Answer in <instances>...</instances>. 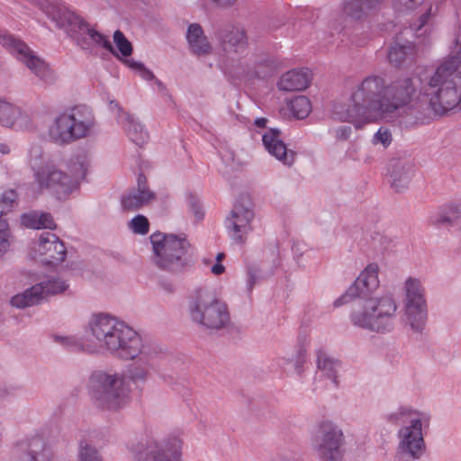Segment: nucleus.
<instances>
[{"instance_id": "obj_1", "label": "nucleus", "mask_w": 461, "mask_h": 461, "mask_svg": "<svg viewBox=\"0 0 461 461\" xmlns=\"http://www.w3.org/2000/svg\"><path fill=\"white\" fill-rule=\"evenodd\" d=\"M416 90L414 77L387 81L380 75H368L351 85L347 105L337 106L334 116L356 129L387 121L411 104Z\"/></svg>"}, {"instance_id": "obj_2", "label": "nucleus", "mask_w": 461, "mask_h": 461, "mask_svg": "<svg viewBox=\"0 0 461 461\" xmlns=\"http://www.w3.org/2000/svg\"><path fill=\"white\" fill-rule=\"evenodd\" d=\"M420 95L435 114L461 109V30L455 34L449 53L424 77H419Z\"/></svg>"}, {"instance_id": "obj_3", "label": "nucleus", "mask_w": 461, "mask_h": 461, "mask_svg": "<svg viewBox=\"0 0 461 461\" xmlns=\"http://www.w3.org/2000/svg\"><path fill=\"white\" fill-rule=\"evenodd\" d=\"M90 354H110L120 359L141 353L142 337L126 322L109 314H93L86 326Z\"/></svg>"}, {"instance_id": "obj_4", "label": "nucleus", "mask_w": 461, "mask_h": 461, "mask_svg": "<svg viewBox=\"0 0 461 461\" xmlns=\"http://www.w3.org/2000/svg\"><path fill=\"white\" fill-rule=\"evenodd\" d=\"M42 149L40 145H32L28 151V161L34 172V193L41 194L44 190L53 193L59 199H66L77 190L79 181L84 179L89 163L86 158L77 157L71 160L68 175L53 164L41 167Z\"/></svg>"}, {"instance_id": "obj_5", "label": "nucleus", "mask_w": 461, "mask_h": 461, "mask_svg": "<svg viewBox=\"0 0 461 461\" xmlns=\"http://www.w3.org/2000/svg\"><path fill=\"white\" fill-rule=\"evenodd\" d=\"M95 130L93 111L86 105H77L54 118L48 129V137L57 145H68L91 137Z\"/></svg>"}, {"instance_id": "obj_6", "label": "nucleus", "mask_w": 461, "mask_h": 461, "mask_svg": "<svg viewBox=\"0 0 461 461\" xmlns=\"http://www.w3.org/2000/svg\"><path fill=\"white\" fill-rule=\"evenodd\" d=\"M397 309V303L391 294L370 297L358 303L350 314V321L358 328L387 333L394 329Z\"/></svg>"}, {"instance_id": "obj_7", "label": "nucleus", "mask_w": 461, "mask_h": 461, "mask_svg": "<svg viewBox=\"0 0 461 461\" xmlns=\"http://www.w3.org/2000/svg\"><path fill=\"white\" fill-rule=\"evenodd\" d=\"M155 265L172 273L184 271L192 263L193 248L185 235L155 232L149 237Z\"/></svg>"}, {"instance_id": "obj_8", "label": "nucleus", "mask_w": 461, "mask_h": 461, "mask_svg": "<svg viewBox=\"0 0 461 461\" xmlns=\"http://www.w3.org/2000/svg\"><path fill=\"white\" fill-rule=\"evenodd\" d=\"M88 388L92 401L101 409L117 410L129 401V384L122 373L95 371L89 378Z\"/></svg>"}, {"instance_id": "obj_9", "label": "nucleus", "mask_w": 461, "mask_h": 461, "mask_svg": "<svg viewBox=\"0 0 461 461\" xmlns=\"http://www.w3.org/2000/svg\"><path fill=\"white\" fill-rule=\"evenodd\" d=\"M187 312L191 321L208 330H219L230 323L227 304L207 289H198L188 301Z\"/></svg>"}, {"instance_id": "obj_10", "label": "nucleus", "mask_w": 461, "mask_h": 461, "mask_svg": "<svg viewBox=\"0 0 461 461\" xmlns=\"http://www.w3.org/2000/svg\"><path fill=\"white\" fill-rule=\"evenodd\" d=\"M389 420L394 422L408 420L409 424L399 430L400 453L407 455L412 459H419L425 451V443L422 436V424L428 423L429 416L408 407H400L395 412L389 415Z\"/></svg>"}, {"instance_id": "obj_11", "label": "nucleus", "mask_w": 461, "mask_h": 461, "mask_svg": "<svg viewBox=\"0 0 461 461\" xmlns=\"http://www.w3.org/2000/svg\"><path fill=\"white\" fill-rule=\"evenodd\" d=\"M0 44L44 84L52 85L56 82L55 72L25 42L9 33H4L0 35Z\"/></svg>"}, {"instance_id": "obj_12", "label": "nucleus", "mask_w": 461, "mask_h": 461, "mask_svg": "<svg viewBox=\"0 0 461 461\" xmlns=\"http://www.w3.org/2000/svg\"><path fill=\"white\" fill-rule=\"evenodd\" d=\"M344 445L342 430L331 421L321 423L312 441L313 454L320 461H343Z\"/></svg>"}, {"instance_id": "obj_13", "label": "nucleus", "mask_w": 461, "mask_h": 461, "mask_svg": "<svg viewBox=\"0 0 461 461\" xmlns=\"http://www.w3.org/2000/svg\"><path fill=\"white\" fill-rule=\"evenodd\" d=\"M393 10L399 14H415L418 17L411 24L409 31L420 38L431 33L429 23L438 14V3L433 0H392Z\"/></svg>"}, {"instance_id": "obj_14", "label": "nucleus", "mask_w": 461, "mask_h": 461, "mask_svg": "<svg viewBox=\"0 0 461 461\" xmlns=\"http://www.w3.org/2000/svg\"><path fill=\"white\" fill-rule=\"evenodd\" d=\"M182 440L177 437L158 439L149 437L141 442L136 458L138 461H181Z\"/></svg>"}, {"instance_id": "obj_15", "label": "nucleus", "mask_w": 461, "mask_h": 461, "mask_svg": "<svg viewBox=\"0 0 461 461\" xmlns=\"http://www.w3.org/2000/svg\"><path fill=\"white\" fill-rule=\"evenodd\" d=\"M254 212L249 201L236 203L226 219L230 237L238 243H243L252 230Z\"/></svg>"}, {"instance_id": "obj_16", "label": "nucleus", "mask_w": 461, "mask_h": 461, "mask_svg": "<svg viewBox=\"0 0 461 461\" xmlns=\"http://www.w3.org/2000/svg\"><path fill=\"white\" fill-rule=\"evenodd\" d=\"M67 249L63 241L51 232L42 233L33 248V258L44 265L57 266L64 261Z\"/></svg>"}, {"instance_id": "obj_17", "label": "nucleus", "mask_w": 461, "mask_h": 461, "mask_svg": "<svg viewBox=\"0 0 461 461\" xmlns=\"http://www.w3.org/2000/svg\"><path fill=\"white\" fill-rule=\"evenodd\" d=\"M378 271L379 267L376 264L367 265L346 294L334 302V305L341 306L348 302V297L367 296L376 291L380 285Z\"/></svg>"}, {"instance_id": "obj_18", "label": "nucleus", "mask_w": 461, "mask_h": 461, "mask_svg": "<svg viewBox=\"0 0 461 461\" xmlns=\"http://www.w3.org/2000/svg\"><path fill=\"white\" fill-rule=\"evenodd\" d=\"M109 108L116 113L117 122L123 128L130 140L138 146H141L149 140V133L145 127L129 113L123 111L118 103L111 101Z\"/></svg>"}, {"instance_id": "obj_19", "label": "nucleus", "mask_w": 461, "mask_h": 461, "mask_svg": "<svg viewBox=\"0 0 461 461\" xmlns=\"http://www.w3.org/2000/svg\"><path fill=\"white\" fill-rule=\"evenodd\" d=\"M156 194L147 185V178L140 174L137 179V187L129 190L122 198V206L124 210L136 211L155 201Z\"/></svg>"}, {"instance_id": "obj_20", "label": "nucleus", "mask_w": 461, "mask_h": 461, "mask_svg": "<svg viewBox=\"0 0 461 461\" xmlns=\"http://www.w3.org/2000/svg\"><path fill=\"white\" fill-rule=\"evenodd\" d=\"M141 353L127 359L135 361L129 369V377L133 383H144L153 367L151 348L143 339Z\"/></svg>"}, {"instance_id": "obj_21", "label": "nucleus", "mask_w": 461, "mask_h": 461, "mask_svg": "<svg viewBox=\"0 0 461 461\" xmlns=\"http://www.w3.org/2000/svg\"><path fill=\"white\" fill-rule=\"evenodd\" d=\"M262 140L267 150L276 159L285 165H292L294 161V152L288 150L286 145L280 139V131L271 129L262 136Z\"/></svg>"}, {"instance_id": "obj_22", "label": "nucleus", "mask_w": 461, "mask_h": 461, "mask_svg": "<svg viewBox=\"0 0 461 461\" xmlns=\"http://www.w3.org/2000/svg\"><path fill=\"white\" fill-rule=\"evenodd\" d=\"M414 172L413 166L399 159H393L389 164L392 187L396 192L406 189Z\"/></svg>"}, {"instance_id": "obj_23", "label": "nucleus", "mask_w": 461, "mask_h": 461, "mask_svg": "<svg viewBox=\"0 0 461 461\" xmlns=\"http://www.w3.org/2000/svg\"><path fill=\"white\" fill-rule=\"evenodd\" d=\"M384 0H348L344 5L347 17L362 22L376 12Z\"/></svg>"}, {"instance_id": "obj_24", "label": "nucleus", "mask_w": 461, "mask_h": 461, "mask_svg": "<svg viewBox=\"0 0 461 461\" xmlns=\"http://www.w3.org/2000/svg\"><path fill=\"white\" fill-rule=\"evenodd\" d=\"M185 38L188 48L194 55L205 56L212 52V46L200 24L191 23L187 28Z\"/></svg>"}, {"instance_id": "obj_25", "label": "nucleus", "mask_w": 461, "mask_h": 461, "mask_svg": "<svg viewBox=\"0 0 461 461\" xmlns=\"http://www.w3.org/2000/svg\"><path fill=\"white\" fill-rule=\"evenodd\" d=\"M28 122V115L20 107L0 99V125L23 128Z\"/></svg>"}, {"instance_id": "obj_26", "label": "nucleus", "mask_w": 461, "mask_h": 461, "mask_svg": "<svg viewBox=\"0 0 461 461\" xmlns=\"http://www.w3.org/2000/svg\"><path fill=\"white\" fill-rule=\"evenodd\" d=\"M312 80L311 71L308 69H293L284 74L278 87L283 91H302L307 88Z\"/></svg>"}, {"instance_id": "obj_27", "label": "nucleus", "mask_w": 461, "mask_h": 461, "mask_svg": "<svg viewBox=\"0 0 461 461\" xmlns=\"http://www.w3.org/2000/svg\"><path fill=\"white\" fill-rule=\"evenodd\" d=\"M404 323L414 333H421L428 320L427 303L404 304Z\"/></svg>"}, {"instance_id": "obj_28", "label": "nucleus", "mask_w": 461, "mask_h": 461, "mask_svg": "<svg viewBox=\"0 0 461 461\" xmlns=\"http://www.w3.org/2000/svg\"><path fill=\"white\" fill-rule=\"evenodd\" d=\"M429 221L436 225L460 224L461 225V202L449 203L442 205L429 218Z\"/></svg>"}, {"instance_id": "obj_29", "label": "nucleus", "mask_w": 461, "mask_h": 461, "mask_svg": "<svg viewBox=\"0 0 461 461\" xmlns=\"http://www.w3.org/2000/svg\"><path fill=\"white\" fill-rule=\"evenodd\" d=\"M218 37L225 51L237 52L248 44L245 31L238 28L223 30L220 32Z\"/></svg>"}, {"instance_id": "obj_30", "label": "nucleus", "mask_w": 461, "mask_h": 461, "mask_svg": "<svg viewBox=\"0 0 461 461\" xmlns=\"http://www.w3.org/2000/svg\"><path fill=\"white\" fill-rule=\"evenodd\" d=\"M48 15L56 22L59 27L83 23L82 18L63 4L51 5L48 11Z\"/></svg>"}, {"instance_id": "obj_31", "label": "nucleus", "mask_w": 461, "mask_h": 461, "mask_svg": "<svg viewBox=\"0 0 461 461\" xmlns=\"http://www.w3.org/2000/svg\"><path fill=\"white\" fill-rule=\"evenodd\" d=\"M42 289L40 285H34L32 287L14 295L10 299V303L17 309H24L39 304L42 301Z\"/></svg>"}, {"instance_id": "obj_32", "label": "nucleus", "mask_w": 461, "mask_h": 461, "mask_svg": "<svg viewBox=\"0 0 461 461\" xmlns=\"http://www.w3.org/2000/svg\"><path fill=\"white\" fill-rule=\"evenodd\" d=\"M340 368V362L330 357L326 352L319 350L317 353V369L323 376L331 380L338 385V374Z\"/></svg>"}, {"instance_id": "obj_33", "label": "nucleus", "mask_w": 461, "mask_h": 461, "mask_svg": "<svg viewBox=\"0 0 461 461\" xmlns=\"http://www.w3.org/2000/svg\"><path fill=\"white\" fill-rule=\"evenodd\" d=\"M404 304H420L427 303L425 297V288L420 279L408 277L403 285Z\"/></svg>"}, {"instance_id": "obj_34", "label": "nucleus", "mask_w": 461, "mask_h": 461, "mask_svg": "<svg viewBox=\"0 0 461 461\" xmlns=\"http://www.w3.org/2000/svg\"><path fill=\"white\" fill-rule=\"evenodd\" d=\"M414 47L410 41L403 44L396 43L391 47L388 54L389 61L395 66L403 63L408 58L413 56Z\"/></svg>"}, {"instance_id": "obj_35", "label": "nucleus", "mask_w": 461, "mask_h": 461, "mask_svg": "<svg viewBox=\"0 0 461 461\" xmlns=\"http://www.w3.org/2000/svg\"><path fill=\"white\" fill-rule=\"evenodd\" d=\"M37 285H40L42 289V299L63 293L68 288V284L66 280L54 276H48Z\"/></svg>"}, {"instance_id": "obj_36", "label": "nucleus", "mask_w": 461, "mask_h": 461, "mask_svg": "<svg viewBox=\"0 0 461 461\" xmlns=\"http://www.w3.org/2000/svg\"><path fill=\"white\" fill-rule=\"evenodd\" d=\"M288 107L293 115L297 119L306 118L312 112V104L304 95H299L293 98L289 102Z\"/></svg>"}, {"instance_id": "obj_37", "label": "nucleus", "mask_w": 461, "mask_h": 461, "mask_svg": "<svg viewBox=\"0 0 461 461\" xmlns=\"http://www.w3.org/2000/svg\"><path fill=\"white\" fill-rule=\"evenodd\" d=\"M55 339L69 350L85 351L88 353L86 347L90 344L89 337L84 339L77 336H56Z\"/></svg>"}, {"instance_id": "obj_38", "label": "nucleus", "mask_w": 461, "mask_h": 461, "mask_svg": "<svg viewBox=\"0 0 461 461\" xmlns=\"http://www.w3.org/2000/svg\"><path fill=\"white\" fill-rule=\"evenodd\" d=\"M18 205V194L14 189H9L0 195V216L13 211Z\"/></svg>"}, {"instance_id": "obj_39", "label": "nucleus", "mask_w": 461, "mask_h": 461, "mask_svg": "<svg viewBox=\"0 0 461 461\" xmlns=\"http://www.w3.org/2000/svg\"><path fill=\"white\" fill-rule=\"evenodd\" d=\"M113 42L122 57L128 58L131 55L132 45L121 31L114 32Z\"/></svg>"}, {"instance_id": "obj_40", "label": "nucleus", "mask_w": 461, "mask_h": 461, "mask_svg": "<svg viewBox=\"0 0 461 461\" xmlns=\"http://www.w3.org/2000/svg\"><path fill=\"white\" fill-rule=\"evenodd\" d=\"M129 229L135 234L146 235L149 231V222L147 217L142 214L134 216L128 222Z\"/></svg>"}, {"instance_id": "obj_41", "label": "nucleus", "mask_w": 461, "mask_h": 461, "mask_svg": "<svg viewBox=\"0 0 461 461\" xmlns=\"http://www.w3.org/2000/svg\"><path fill=\"white\" fill-rule=\"evenodd\" d=\"M11 231L6 220L0 216V258H2L10 249Z\"/></svg>"}, {"instance_id": "obj_42", "label": "nucleus", "mask_w": 461, "mask_h": 461, "mask_svg": "<svg viewBox=\"0 0 461 461\" xmlns=\"http://www.w3.org/2000/svg\"><path fill=\"white\" fill-rule=\"evenodd\" d=\"M86 34L94 42L100 44L104 49L110 51L115 57L122 59L105 36L91 28H86Z\"/></svg>"}, {"instance_id": "obj_43", "label": "nucleus", "mask_w": 461, "mask_h": 461, "mask_svg": "<svg viewBox=\"0 0 461 461\" xmlns=\"http://www.w3.org/2000/svg\"><path fill=\"white\" fill-rule=\"evenodd\" d=\"M123 62L130 68L137 71L144 80L149 81L155 79L153 72L148 69L141 62H138L130 59H123Z\"/></svg>"}, {"instance_id": "obj_44", "label": "nucleus", "mask_w": 461, "mask_h": 461, "mask_svg": "<svg viewBox=\"0 0 461 461\" xmlns=\"http://www.w3.org/2000/svg\"><path fill=\"white\" fill-rule=\"evenodd\" d=\"M79 461H102L97 451L87 444H80Z\"/></svg>"}, {"instance_id": "obj_45", "label": "nucleus", "mask_w": 461, "mask_h": 461, "mask_svg": "<svg viewBox=\"0 0 461 461\" xmlns=\"http://www.w3.org/2000/svg\"><path fill=\"white\" fill-rule=\"evenodd\" d=\"M22 224L31 229H40V214L31 212L23 214L21 218Z\"/></svg>"}, {"instance_id": "obj_46", "label": "nucleus", "mask_w": 461, "mask_h": 461, "mask_svg": "<svg viewBox=\"0 0 461 461\" xmlns=\"http://www.w3.org/2000/svg\"><path fill=\"white\" fill-rule=\"evenodd\" d=\"M375 143H381L384 147L390 145L392 141V134L389 130L380 128L374 136Z\"/></svg>"}, {"instance_id": "obj_47", "label": "nucleus", "mask_w": 461, "mask_h": 461, "mask_svg": "<svg viewBox=\"0 0 461 461\" xmlns=\"http://www.w3.org/2000/svg\"><path fill=\"white\" fill-rule=\"evenodd\" d=\"M350 126L343 125L332 130V134L338 140H347L351 135Z\"/></svg>"}, {"instance_id": "obj_48", "label": "nucleus", "mask_w": 461, "mask_h": 461, "mask_svg": "<svg viewBox=\"0 0 461 461\" xmlns=\"http://www.w3.org/2000/svg\"><path fill=\"white\" fill-rule=\"evenodd\" d=\"M56 224L50 213H40V229H55Z\"/></svg>"}, {"instance_id": "obj_49", "label": "nucleus", "mask_w": 461, "mask_h": 461, "mask_svg": "<svg viewBox=\"0 0 461 461\" xmlns=\"http://www.w3.org/2000/svg\"><path fill=\"white\" fill-rule=\"evenodd\" d=\"M304 363H305V357H304V355L302 354V353H300L298 355L296 359L291 360V364L293 365V367H294V372L296 375H301L303 373V371H304V368H303Z\"/></svg>"}, {"instance_id": "obj_50", "label": "nucleus", "mask_w": 461, "mask_h": 461, "mask_svg": "<svg viewBox=\"0 0 461 461\" xmlns=\"http://www.w3.org/2000/svg\"><path fill=\"white\" fill-rule=\"evenodd\" d=\"M189 206L190 211L196 221H200L203 218V210L199 202L192 201L190 202Z\"/></svg>"}, {"instance_id": "obj_51", "label": "nucleus", "mask_w": 461, "mask_h": 461, "mask_svg": "<svg viewBox=\"0 0 461 461\" xmlns=\"http://www.w3.org/2000/svg\"><path fill=\"white\" fill-rule=\"evenodd\" d=\"M388 239L379 233L376 234V237L374 239V248L375 249H384L387 247Z\"/></svg>"}, {"instance_id": "obj_52", "label": "nucleus", "mask_w": 461, "mask_h": 461, "mask_svg": "<svg viewBox=\"0 0 461 461\" xmlns=\"http://www.w3.org/2000/svg\"><path fill=\"white\" fill-rule=\"evenodd\" d=\"M220 8H230L234 6L238 0H211Z\"/></svg>"}, {"instance_id": "obj_53", "label": "nucleus", "mask_w": 461, "mask_h": 461, "mask_svg": "<svg viewBox=\"0 0 461 461\" xmlns=\"http://www.w3.org/2000/svg\"><path fill=\"white\" fill-rule=\"evenodd\" d=\"M225 271V267L221 263L216 262L211 267V272L215 276H220Z\"/></svg>"}, {"instance_id": "obj_54", "label": "nucleus", "mask_w": 461, "mask_h": 461, "mask_svg": "<svg viewBox=\"0 0 461 461\" xmlns=\"http://www.w3.org/2000/svg\"><path fill=\"white\" fill-rule=\"evenodd\" d=\"M49 456H50V454L49 453H45L42 452V453H38L36 455H32V461H49Z\"/></svg>"}, {"instance_id": "obj_55", "label": "nucleus", "mask_w": 461, "mask_h": 461, "mask_svg": "<svg viewBox=\"0 0 461 461\" xmlns=\"http://www.w3.org/2000/svg\"><path fill=\"white\" fill-rule=\"evenodd\" d=\"M256 283V276L252 274H249V279H248V291L250 293L253 289V286Z\"/></svg>"}, {"instance_id": "obj_56", "label": "nucleus", "mask_w": 461, "mask_h": 461, "mask_svg": "<svg viewBox=\"0 0 461 461\" xmlns=\"http://www.w3.org/2000/svg\"><path fill=\"white\" fill-rule=\"evenodd\" d=\"M267 120L266 118H258L255 120V125L258 128H264L266 127L267 125Z\"/></svg>"}, {"instance_id": "obj_57", "label": "nucleus", "mask_w": 461, "mask_h": 461, "mask_svg": "<svg viewBox=\"0 0 461 461\" xmlns=\"http://www.w3.org/2000/svg\"><path fill=\"white\" fill-rule=\"evenodd\" d=\"M154 80H155V84L157 85L158 89L160 92L166 91V86H165V85L160 80L157 79L156 77H155Z\"/></svg>"}, {"instance_id": "obj_58", "label": "nucleus", "mask_w": 461, "mask_h": 461, "mask_svg": "<svg viewBox=\"0 0 461 461\" xmlns=\"http://www.w3.org/2000/svg\"><path fill=\"white\" fill-rule=\"evenodd\" d=\"M0 152L2 154H8L10 152V149L6 144H0Z\"/></svg>"}, {"instance_id": "obj_59", "label": "nucleus", "mask_w": 461, "mask_h": 461, "mask_svg": "<svg viewBox=\"0 0 461 461\" xmlns=\"http://www.w3.org/2000/svg\"><path fill=\"white\" fill-rule=\"evenodd\" d=\"M224 253H218L216 256V261L221 263V261L224 258Z\"/></svg>"}, {"instance_id": "obj_60", "label": "nucleus", "mask_w": 461, "mask_h": 461, "mask_svg": "<svg viewBox=\"0 0 461 461\" xmlns=\"http://www.w3.org/2000/svg\"><path fill=\"white\" fill-rule=\"evenodd\" d=\"M165 289L168 292H173L174 291V286L172 285H167Z\"/></svg>"}]
</instances>
